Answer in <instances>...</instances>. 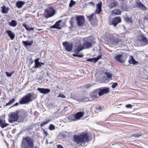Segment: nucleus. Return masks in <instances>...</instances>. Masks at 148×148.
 Returning <instances> with one entry per match:
<instances>
[{"label": "nucleus", "mask_w": 148, "mask_h": 148, "mask_svg": "<svg viewBox=\"0 0 148 148\" xmlns=\"http://www.w3.org/2000/svg\"><path fill=\"white\" fill-rule=\"evenodd\" d=\"M89 4H92V5H94V3L93 2H89Z\"/></svg>", "instance_id": "nucleus-62"}, {"label": "nucleus", "mask_w": 148, "mask_h": 148, "mask_svg": "<svg viewBox=\"0 0 148 148\" xmlns=\"http://www.w3.org/2000/svg\"><path fill=\"white\" fill-rule=\"evenodd\" d=\"M57 148H64L63 146L61 145H57Z\"/></svg>", "instance_id": "nucleus-53"}, {"label": "nucleus", "mask_w": 148, "mask_h": 148, "mask_svg": "<svg viewBox=\"0 0 148 148\" xmlns=\"http://www.w3.org/2000/svg\"><path fill=\"white\" fill-rule=\"evenodd\" d=\"M90 5V4H89V2L87 3H86L85 4V5L86 6H88V5Z\"/></svg>", "instance_id": "nucleus-63"}, {"label": "nucleus", "mask_w": 148, "mask_h": 148, "mask_svg": "<svg viewBox=\"0 0 148 148\" xmlns=\"http://www.w3.org/2000/svg\"><path fill=\"white\" fill-rule=\"evenodd\" d=\"M99 91L98 95L101 96L107 93L110 91V88L109 87H103L97 88Z\"/></svg>", "instance_id": "nucleus-11"}, {"label": "nucleus", "mask_w": 148, "mask_h": 148, "mask_svg": "<svg viewBox=\"0 0 148 148\" xmlns=\"http://www.w3.org/2000/svg\"><path fill=\"white\" fill-rule=\"evenodd\" d=\"M84 49L82 45L81 44L78 45V46L73 51V52L75 53H79L80 51Z\"/></svg>", "instance_id": "nucleus-25"}, {"label": "nucleus", "mask_w": 148, "mask_h": 148, "mask_svg": "<svg viewBox=\"0 0 148 148\" xmlns=\"http://www.w3.org/2000/svg\"><path fill=\"white\" fill-rule=\"evenodd\" d=\"M143 133L142 132H140L137 133H134L132 135V136H134L136 137H139L142 136Z\"/></svg>", "instance_id": "nucleus-36"}, {"label": "nucleus", "mask_w": 148, "mask_h": 148, "mask_svg": "<svg viewBox=\"0 0 148 148\" xmlns=\"http://www.w3.org/2000/svg\"><path fill=\"white\" fill-rule=\"evenodd\" d=\"M94 39L92 36H89L85 38L84 42L82 45L84 49H88L93 46V43H95L94 42Z\"/></svg>", "instance_id": "nucleus-4"}, {"label": "nucleus", "mask_w": 148, "mask_h": 148, "mask_svg": "<svg viewBox=\"0 0 148 148\" xmlns=\"http://www.w3.org/2000/svg\"><path fill=\"white\" fill-rule=\"evenodd\" d=\"M102 54H99L96 57L88 58L86 60V61L95 63L102 58Z\"/></svg>", "instance_id": "nucleus-15"}, {"label": "nucleus", "mask_w": 148, "mask_h": 148, "mask_svg": "<svg viewBox=\"0 0 148 148\" xmlns=\"http://www.w3.org/2000/svg\"><path fill=\"white\" fill-rule=\"evenodd\" d=\"M19 115L18 122H23L26 121L27 115L26 110L23 109L18 110Z\"/></svg>", "instance_id": "nucleus-7"}, {"label": "nucleus", "mask_w": 148, "mask_h": 148, "mask_svg": "<svg viewBox=\"0 0 148 148\" xmlns=\"http://www.w3.org/2000/svg\"><path fill=\"white\" fill-rule=\"evenodd\" d=\"M40 58H36L34 60V65L33 67L32 68L36 69L37 68H41L40 62L39 61Z\"/></svg>", "instance_id": "nucleus-19"}, {"label": "nucleus", "mask_w": 148, "mask_h": 148, "mask_svg": "<svg viewBox=\"0 0 148 148\" xmlns=\"http://www.w3.org/2000/svg\"><path fill=\"white\" fill-rule=\"evenodd\" d=\"M136 5L137 7L138 8L142 10H147V8L141 1H139V2H137Z\"/></svg>", "instance_id": "nucleus-21"}, {"label": "nucleus", "mask_w": 148, "mask_h": 148, "mask_svg": "<svg viewBox=\"0 0 148 148\" xmlns=\"http://www.w3.org/2000/svg\"><path fill=\"white\" fill-rule=\"evenodd\" d=\"M99 91L97 88L94 90L90 95V97L89 98L82 97H80L79 96H74L71 98L75 100L80 102H88V101H92L94 99L98 98L100 96L98 95Z\"/></svg>", "instance_id": "nucleus-2"}, {"label": "nucleus", "mask_w": 148, "mask_h": 148, "mask_svg": "<svg viewBox=\"0 0 148 148\" xmlns=\"http://www.w3.org/2000/svg\"><path fill=\"white\" fill-rule=\"evenodd\" d=\"M27 59L28 61V66H29L33 63L34 60H32V58L31 57L28 58Z\"/></svg>", "instance_id": "nucleus-42"}, {"label": "nucleus", "mask_w": 148, "mask_h": 148, "mask_svg": "<svg viewBox=\"0 0 148 148\" xmlns=\"http://www.w3.org/2000/svg\"><path fill=\"white\" fill-rule=\"evenodd\" d=\"M124 19L126 22L131 23H133V20L131 18L129 17L128 16H127L124 18Z\"/></svg>", "instance_id": "nucleus-35"}, {"label": "nucleus", "mask_w": 148, "mask_h": 148, "mask_svg": "<svg viewBox=\"0 0 148 148\" xmlns=\"http://www.w3.org/2000/svg\"><path fill=\"white\" fill-rule=\"evenodd\" d=\"M9 25L11 27H14L17 24V22L15 20H12L10 22H8Z\"/></svg>", "instance_id": "nucleus-28"}, {"label": "nucleus", "mask_w": 148, "mask_h": 148, "mask_svg": "<svg viewBox=\"0 0 148 148\" xmlns=\"http://www.w3.org/2000/svg\"><path fill=\"white\" fill-rule=\"evenodd\" d=\"M119 42L117 38L110 37L108 40V42L111 45H116Z\"/></svg>", "instance_id": "nucleus-16"}, {"label": "nucleus", "mask_w": 148, "mask_h": 148, "mask_svg": "<svg viewBox=\"0 0 148 148\" xmlns=\"http://www.w3.org/2000/svg\"><path fill=\"white\" fill-rule=\"evenodd\" d=\"M133 106H134L132 105L131 104H127L125 106V107L126 108H127L131 109V108H132V107Z\"/></svg>", "instance_id": "nucleus-47"}, {"label": "nucleus", "mask_w": 148, "mask_h": 148, "mask_svg": "<svg viewBox=\"0 0 148 148\" xmlns=\"http://www.w3.org/2000/svg\"><path fill=\"white\" fill-rule=\"evenodd\" d=\"M125 112H119L118 113V114H119V116H121V114H125Z\"/></svg>", "instance_id": "nucleus-57"}, {"label": "nucleus", "mask_w": 148, "mask_h": 148, "mask_svg": "<svg viewBox=\"0 0 148 148\" xmlns=\"http://www.w3.org/2000/svg\"><path fill=\"white\" fill-rule=\"evenodd\" d=\"M22 25L24 27L25 29L28 31H33L34 30V28L33 27H30L29 25H26L25 23L22 24Z\"/></svg>", "instance_id": "nucleus-31"}, {"label": "nucleus", "mask_w": 148, "mask_h": 148, "mask_svg": "<svg viewBox=\"0 0 148 148\" xmlns=\"http://www.w3.org/2000/svg\"><path fill=\"white\" fill-rule=\"evenodd\" d=\"M49 129L50 130H54L55 129V126L53 124H51L49 127Z\"/></svg>", "instance_id": "nucleus-44"}, {"label": "nucleus", "mask_w": 148, "mask_h": 148, "mask_svg": "<svg viewBox=\"0 0 148 148\" xmlns=\"http://www.w3.org/2000/svg\"><path fill=\"white\" fill-rule=\"evenodd\" d=\"M84 114V112L83 110L76 112L74 114L76 121L82 117Z\"/></svg>", "instance_id": "nucleus-20"}, {"label": "nucleus", "mask_w": 148, "mask_h": 148, "mask_svg": "<svg viewBox=\"0 0 148 148\" xmlns=\"http://www.w3.org/2000/svg\"><path fill=\"white\" fill-rule=\"evenodd\" d=\"M121 10L117 9H115L112 12V13L113 15H119L121 14Z\"/></svg>", "instance_id": "nucleus-29"}, {"label": "nucleus", "mask_w": 148, "mask_h": 148, "mask_svg": "<svg viewBox=\"0 0 148 148\" xmlns=\"http://www.w3.org/2000/svg\"><path fill=\"white\" fill-rule=\"evenodd\" d=\"M105 74L108 79H112V75L111 73L108 72H105Z\"/></svg>", "instance_id": "nucleus-39"}, {"label": "nucleus", "mask_w": 148, "mask_h": 148, "mask_svg": "<svg viewBox=\"0 0 148 148\" xmlns=\"http://www.w3.org/2000/svg\"><path fill=\"white\" fill-rule=\"evenodd\" d=\"M5 73L6 76L8 77H10L12 75V73H10V72L9 73L8 72H6Z\"/></svg>", "instance_id": "nucleus-51"}, {"label": "nucleus", "mask_w": 148, "mask_h": 148, "mask_svg": "<svg viewBox=\"0 0 148 148\" xmlns=\"http://www.w3.org/2000/svg\"><path fill=\"white\" fill-rule=\"evenodd\" d=\"M102 8H97L95 12L97 14H100L102 11Z\"/></svg>", "instance_id": "nucleus-45"}, {"label": "nucleus", "mask_w": 148, "mask_h": 148, "mask_svg": "<svg viewBox=\"0 0 148 148\" xmlns=\"http://www.w3.org/2000/svg\"><path fill=\"white\" fill-rule=\"evenodd\" d=\"M9 8L8 7H6L5 6L2 7L1 9V12L3 14H6L8 13Z\"/></svg>", "instance_id": "nucleus-33"}, {"label": "nucleus", "mask_w": 148, "mask_h": 148, "mask_svg": "<svg viewBox=\"0 0 148 148\" xmlns=\"http://www.w3.org/2000/svg\"><path fill=\"white\" fill-rule=\"evenodd\" d=\"M137 40L141 43L142 46H144L148 44V39L143 34L139 35L138 36Z\"/></svg>", "instance_id": "nucleus-10"}, {"label": "nucleus", "mask_w": 148, "mask_h": 148, "mask_svg": "<svg viewBox=\"0 0 148 148\" xmlns=\"http://www.w3.org/2000/svg\"><path fill=\"white\" fill-rule=\"evenodd\" d=\"M18 102H16L11 107H13L15 106H17L18 105Z\"/></svg>", "instance_id": "nucleus-58"}, {"label": "nucleus", "mask_w": 148, "mask_h": 148, "mask_svg": "<svg viewBox=\"0 0 148 148\" xmlns=\"http://www.w3.org/2000/svg\"><path fill=\"white\" fill-rule=\"evenodd\" d=\"M25 2L22 1H18L16 3V6L18 8H21L25 4Z\"/></svg>", "instance_id": "nucleus-27"}, {"label": "nucleus", "mask_w": 148, "mask_h": 148, "mask_svg": "<svg viewBox=\"0 0 148 148\" xmlns=\"http://www.w3.org/2000/svg\"><path fill=\"white\" fill-rule=\"evenodd\" d=\"M62 20H59L56 22L54 25L51 26L50 28L51 29H61V27H60V23L62 22Z\"/></svg>", "instance_id": "nucleus-18"}, {"label": "nucleus", "mask_w": 148, "mask_h": 148, "mask_svg": "<svg viewBox=\"0 0 148 148\" xmlns=\"http://www.w3.org/2000/svg\"><path fill=\"white\" fill-rule=\"evenodd\" d=\"M19 121L18 110L10 113L8 119L9 123H13L15 121Z\"/></svg>", "instance_id": "nucleus-6"}, {"label": "nucleus", "mask_w": 148, "mask_h": 148, "mask_svg": "<svg viewBox=\"0 0 148 148\" xmlns=\"http://www.w3.org/2000/svg\"><path fill=\"white\" fill-rule=\"evenodd\" d=\"M56 10L52 7H48L44 10V16L46 18H48L54 16L56 13Z\"/></svg>", "instance_id": "nucleus-5"}, {"label": "nucleus", "mask_w": 148, "mask_h": 148, "mask_svg": "<svg viewBox=\"0 0 148 148\" xmlns=\"http://www.w3.org/2000/svg\"><path fill=\"white\" fill-rule=\"evenodd\" d=\"M58 97H61L63 98H66L65 96L62 94H59L58 96Z\"/></svg>", "instance_id": "nucleus-50"}, {"label": "nucleus", "mask_w": 148, "mask_h": 148, "mask_svg": "<svg viewBox=\"0 0 148 148\" xmlns=\"http://www.w3.org/2000/svg\"><path fill=\"white\" fill-rule=\"evenodd\" d=\"M126 54H117L114 57V59L121 63H124L126 59Z\"/></svg>", "instance_id": "nucleus-8"}, {"label": "nucleus", "mask_w": 148, "mask_h": 148, "mask_svg": "<svg viewBox=\"0 0 148 148\" xmlns=\"http://www.w3.org/2000/svg\"><path fill=\"white\" fill-rule=\"evenodd\" d=\"M102 109V108L101 106H99L96 108V110H101Z\"/></svg>", "instance_id": "nucleus-52"}, {"label": "nucleus", "mask_w": 148, "mask_h": 148, "mask_svg": "<svg viewBox=\"0 0 148 148\" xmlns=\"http://www.w3.org/2000/svg\"><path fill=\"white\" fill-rule=\"evenodd\" d=\"M40 93L44 95L47 94L50 92V90L48 88H38L37 89Z\"/></svg>", "instance_id": "nucleus-17"}, {"label": "nucleus", "mask_w": 148, "mask_h": 148, "mask_svg": "<svg viewBox=\"0 0 148 148\" xmlns=\"http://www.w3.org/2000/svg\"><path fill=\"white\" fill-rule=\"evenodd\" d=\"M31 93H29L23 97L19 102H31L32 101Z\"/></svg>", "instance_id": "nucleus-13"}, {"label": "nucleus", "mask_w": 148, "mask_h": 148, "mask_svg": "<svg viewBox=\"0 0 148 148\" xmlns=\"http://www.w3.org/2000/svg\"><path fill=\"white\" fill-rule=\"evenodd\" d=\"M75 19V16L72 17L71 18L70 21H69L70 24V26L69 27V28H71L73 27L74 23V20Z\"/></svg>", "instance_id": "nucleus-34"}, {"label": "nucleus", "mask_w": 148, "mask_h": 148, "mask_svg": "<svg viewBox=\"0 0 148 148\" xmlns=\"http://www.w3.org/2000/svg\"><path fill=\"white\" fill-rule=\"evenodd\" d=\"M62 45L65 49L68 52H71L73 49V45L72 43H69L66 41L63 42Z\"/></svg>", "instance_id": "nucleus-12"}, {"label": "nucleus", "mask_w": 148, "mask_h": 148, "mask_svg": "<svg viewBox=\"0 0 148 148\" xmlns=\"http://www.w3.org/2000/svg\"><path fill=\"white\" fill-rule=\"evenodd\" d=\"M75 20L77 21V25L79 27H82L84 25L85 20L83 15H76Z\"/></svg>", "instance_id": "nucleus-9"}, {"label": "nucleus", "mask_w": 148, "mask_h": 148, "mask_svg": "<svg viewBox=\"0 0 148 148\" xmlns=\"http://www.w3.org/2000/svg\"><path fill=\"white\" fill-rule=\"evenodd\" d=\"M9 125V124L6 123L5 120L0 119V126L2 128H4Z\"/></svg>", "instance_id": "nucleus-24"}, {"label": "nucleus", "mask_w": 148, "mask_h": 148, "mask_svg": "<svg viewBox=\"0 0 148 148\" xmlns=\"http://www.w3.org/2000/svg\"><path fill=\"white\" fill-rule=\"evenodd\" d=\"M50 121V120L49 119L48 120H47V121H45L42 122L40 124V126L41 127H43L45 125H46Z\"/></svg>", "instance_id": "nucleus-40"}, {"label": "nucleus", "mask_w": 148, "mask_h": 148, "mask_svg": "<svg viewBox=\"0 0 148 148\" xmlns=\"http://www.w3.org/2000/svg\"><path fill=\"white\" fill-rule=\"evenodd\" d=\"M118 85V83L116 82H115L112 85V88H115Z\"/></svg>", "instance_id": "nucleus-49"}, {"label": "nucleus", "mask_w": 148, "mask_h": 148, "mask_svg": "<svg viewBox=\"0 0 148 148\" xmlns=\"http://www.w3.org/2000/svg\"><path fill=\"white\" fill-rule=\"evenodd\" d=\"M91 86V85L89 84H87L85 85V87L87 88H90Z\"/></svg>", "instance_id": "nucleus-54"}, {"label": "nucleus", "mask_w": 148, "mask_h": 148, "mask_svg": "<svg viewBox=\"0 0 148 148\" xmlns=\"http://www.w3.org/2000/svg\"><path fill=\"white\" fill-rule=\"evenodd\" d=\"M144 20H147L148 21V18H147V17H145L144 18Z\"/></svg>", "instance_id": "nucleus-64"}, {"label": "nucleus", "mask_w": 148, "mask_h": 148, "mask_svg": "<svg viewBox=\"0 0 148 148\" xmlns=\"http://www.w3.org/2000/svg\"><path fill=\"white\" fill-rule=\"evenodd\" d=\"M31 95L32 96V100L33 99L36 98L37 96V95L36 94H34L33 93H32Z\"/></svg>", "instance_id": "nucleus-48"}, {"label": "nucleus", "mask_w": 148, "mask_h": 148, "mask_svg": "<svg viewBox=\"0 0 148 148\" xmlns=\"http://www.w3.org/2000/svg\"><path fill=\"white\" fill-rule=\"evenodd\" d=\"M79 53H74L72 54V56L74 57H78L80 58H83L84 55L82 53H81L80 54Z\"/></svg>", "instance_id": "nucleus-37"}, {"label": "nucleus", "mask_w": 148, "mask_h": 148, "mask_svg": "<svg viewBox=\"0 0 148 148\" xmlns=\"http://www.w3.org/2000/svg\"><path fill=\"white\" fill-rule=\"evenodd\" d=\"M53 107V105L52 104L50 103L49 105H48V107L49 108L52 107Z\"/></svg>", "instance_id": "nucleus-60"}, {"label": "nucleus", "mask_w": 148, "mask_h": 148, "mask_svg": "<svg viewBox=\"0 0 148 148\" xmlns=\"http://www.w3.org/2000/svg\"><path fill=\"white\" fill-rule=\"evenodd\" d=\"M89 140V137L86 132H82L79 134L73 135V141L77 144H84Z\"/></svg>", "instance_id": "nucleus-1"}, {"label": "nucleus", "mask_w": 148, "mask_h": 148, "mask_svg": "<svg viewBox=\"0 0 148 148\" xmlns=\"http://www.w3.org/2000/svg\"><path fill=\"white\" fill-rule=\"evenodd\" d=\"M15 101V99L13 98L11 100H9L8 102H14Z\"/></svg>", "instance_id": "nucleus-61"}, {"label": "nucleus", "mask_w": 148, "mask_h": 148, "mask_svg": "<svg viewBox=\"0 0 148 148\" xmlns=\"http://www.w3.org/2000/svg\"><path fill=\"white\" fill-rule=\"evenodd\" d=\"M33 42V40H30L29 41V40L26 41H23L22 42V44L25 48H26L28 46H31Z\"/></svg>", "instance_id": "nucleus-22"}, {"label": "nucleus", "mask_w": 148, "mask_h": 148, "mask_svg": "<svg viewBox=\"0 0 148 148\" xmlns=\"http://www.w3.org/2000/svg\"><path fill=\"white\" fill-rule=\"evenodd\" d=\"M44 134L46 136H47L48 135V134L47 131H45V130H43Z\"/></svg>", "instance_id": "nucleus-55"}, {"label": "nucleus", "mask_w": 148, "mask_h": 148, "mask_svg": "<svg viewBox=\"0 0 148 148\" xmlns=\"http://www.w3.org/2000/svg\"><path fill=\"white\" fill-rule=\"evenodd\" d=\"M128 62L130 64H132L134 65H136L138 63V61L135 60L132 56H130Z\"/></svg>", "instance_id": "nucleus-23"}, {"label": "nucleus", "mask_w": 148, "mask_h": 148, "mask_svg": "<svg viewBox=\"0 0 148 148\" xmlns=\"http://www.w3.org/2000/svg\"><path fill=\"white\" fill-rule=\"evenodd\" d=\"M117 3V2L115 0H113L111 2L109 5L110 9H112L114 7L116 6Z\"/></svg>", "instance_id": "nucleus-32"}, {"label": "nucleus", "mask_w": 148, "mask_h": 148, "mask_svg": "<svg viewBox=\"0 0 148 148\" xmlns=\"http://www.w3.org/2000/svg\"><path fill=\"white\" fill-rule=\"evenodd\" d=\"M13 103L14 102H8L6 104L5 106H7L9 105H12Z\"/></svg>", "instance_id": "nucleus-56"}, {"label": "nucleus", "mask_w": 148, "mask_h": 148, "mask_svg": "<svg viewBox=\"0 0 148 148\" xmlns=\"http://www.w3.org/2000/svg\"><path fill=\"white\" fill-rule=\"evenodd\" d=\"M102 2H99L96 5L97 8H102Z\"/></svg>", "instance_id": "nucleus-46"}, {"label": "nucleus", "mask_w": 148, "mask_h": 148, "mask_svg": "<svg viewBox=\"0 0 148 148\" xmlns=\"http://www.w3.org/2000/svg\"><path fill=\"white\" fill-rule=\"evenodd\" d=\"M76 3V2L73 0H71L69 4V6L70 8H72Z\"/></svg>", "instance_id": "nucleus-41"}, {"label": "nucleus", "mask_w": 148, "mask_h": 148, "mask_svg": "<svg viewBox=\"0 0 148 148\" xmlns=\"http://www.w3.org/2000/svg\"><path fill=\"white\" fill-rule=\"evenodd\" d=\"M21 146L22 148H34V140L29 136L23 137Z\"/></svg>", "instance_id": "nucleus-3"}, {"label": "nucleus", "mask_w": 148, "mask_h": 148, "mask_svg": "<svg viewBox=\"0 0 148 148\" xmlns=\"http://www.w3.org/2000/svg\"><path fill=\"white\" fill-rule=\"evenodd\" d=\"M20 104H28L29 102H19Z\"/></svg>", "instance_id": "nucleus-59"}, {"label": "nucleus", "mask_w": 148, "mask_h": 148, "mask_svg": "<svg viewBox=\"0 0 148 148\" xmlns=\"http://www.w3.org/2000/svg\"><path fill=\"white\" fill-rule=\"evenodd\" d=\"M121 18L120 16H117L113 19L110 25H112L115 27L118 23H121Z\"/></svg>", "instance_id": "nucleus-14"}, {"label": "nucleus", "mask_w": 148, "mask_h": 148, "mask_svg": "<svg viewBox=\"0 0 148 148\" xmlns=\"http://www.w3.org/2000/svg\"><path fill=\"white\" fill-rule=\"evenodd\" d=\"M121 8L123 10H126L127 8V5L125 3H122L121 4Z\"/></svg>", "instance_id": "nucleus-38"}, {"label": "nucleus", "mask_w": 148, "mask_h": 148, "mask_svg": "<svg viewBox=\"0 0 148 148\" xmlns=\"http://www.w3.org/2000/svg\"><path fill=\"white\" fill-rule=\"evenodd\" d=\"M94 14L93 13H92L90 15L87 16V18L88 19L89 21H91L92 20L93 18Z\"/></svg>", "instance_id": "nucleus-43"}, {"label": "nucleus", "mask_w": 148, "mask_h": 148, "mask_svg": "<svg viewBox=\"0 0 148 148\" xmlns=\"http://www.w3.org/2000/svg\"><path fill=\"white\" fill-rule=\"evenodd\" d=\"M66 119L70 122L76 121L74 115H71L67 116L66 117Z\"/></svg>", "instance_id": "nucleus-30"}, {"label": "nucleus", "mask_w": 148, "mask_h": 148, "mask_svg": "<svg viewBox=\"0 0 148 148\" xmlns=\"http://www.w3.org/2000/svg\"><path fill=\"white\" fill-rule=\"evenodd\" d=\"M6 32L11 40H13L14 39L15 37V34L11 30H7Z\"/></svg>", "instance_id": "nucleus-26"}]
</instances>
